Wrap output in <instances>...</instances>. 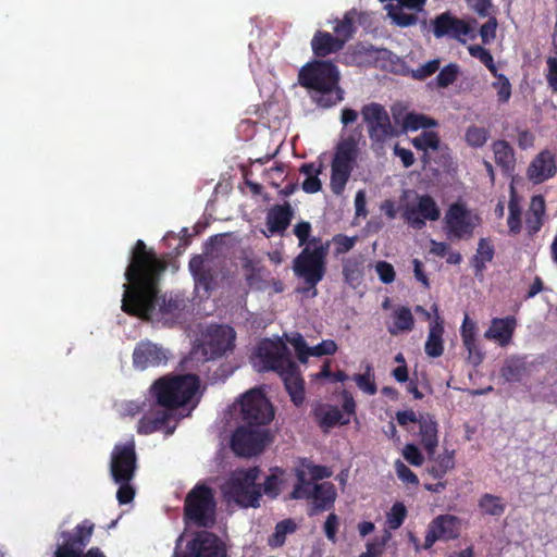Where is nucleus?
<instances>
[{
  "mask_svg": "<svg viewBox=\"0 0 557 557\" xmlns=\"http://www.w3.org/2000/svg\"><path fill=\"white\" fill-rule=\"evenodd\" d=\"M311 224L307 221H301L294 226V234L299 240V246H304L311 234Z\"/></svg>",
  "mask_w": 557,
  "mask_h": 557,
  "instance_id": "obj_63",
  "label": "nucleus"
},
{
  "mask_svg": "<svg viewBox=\"0 0 557 557\" xmlns=\"http://www.w3.org/2000/svg\"><path fill=\"white\" fill-rule=\"evenodd\" d=\"M288 342L294 347L298 360L300 362H307L308 357L311 356V348L307 346L304 337L297 333L293 337L288 338Z\"/></svg>",
  "mask_w": 557,
  "mask_h": 557,
  "instance_id": "obj_53",
  "label": "nucleus"
},
{
  "mask_svg": "<svg viewBox=\"0 0 557 557\" xmlns=\"http://www.w3.org/2000/svg\"><path fill=\"white\" fill-rule=\"evenodd\" d=\"M283 473V470L277 467L271 469V474L267 475L264 482L260 484L261 494L263 493L272 499L276 498L281 493Z\"/></svg>",
  "mask_w": 557,
  "mask_h": 557,
  "instance_id": "obj_40",
  "label": "nucleus"
},
{
  "mask_svg": "<svg viewBox=\"0 0 557 557\" xmlns=\"http://www.w3.org/2000/svg\"><path fill=\"white\" fill-rule=\"evenodd\" d=\"M184 518L199 528H212L216 520V502L212 487L198 483L186 495Z\"/></svg>",
  "mask_w": 557,
  "mask_h": 557,
  "instance_id": "obj_6",
  "label": "nucleus"
},
{
  "mask_svg": "<svg viewBox=\"0 0 557 557\" xmlns=\"http://www.w3.org/2000/svg\"><path fill=\"white\" fill-rule=\"evenodd\" d=\"M256 356L260 362L259 371L278 373L290 400L300 407L305 401V381L287 345L282 339H263L257 347Z\"/></svg>",
  "mask_w": 557,
  "mask_h": 557,
  "instance_id": "obj_2",
  "label": "nucleus"
},
{
  "mask_svg": "<svg viewBox=\"0 0 557 557\" xmlns=\"http://www.w3.org/2000/svg\"><path fill=\"white\" fill-rule=\"evenodd\" d=\"M240 414L246 424L265 426L274 418V409L264 393L252 388L240 399Z\"/></svg>",
  "mask_w": 557,
  "mask_h": 557,
  "instance_id": "obj_13",
  "label": "nucleus"
},
{
  "mask_svg": "<svg viewBox=\"0 0 557 557\" xmlns=\"http://www.w3.org/2000/svg\"><path fill=\"white\" fill-rule=\"evenodd\" d=\"M337 351V344L332 339L322 341L320 344L311 348V356L334 355Z\"/></svg>",
  "mask_w": 557,
  "mask_h": 557,
  "instance_id": "obj_60",
  "label": "nucleus"
},
{
  "mask_svg": "<svg viewBox=\"0 0 557 557\" xmlns=\"http://www.w3.org/2000/svg\"><path fill=\"white\" fill-rule=\"evenodd\" d=\"M509 215L507 224L509 231L513 234H518L521 231V208L515 198H511L508 205Z\"/></svg>",
  "mask_w": 557,
  "mask_h": 557,
  "instance_id": "obj_50",
  "label": "nucleus"
},
{
  "mask_svg": "<svg viewBox=\"0 0 557 557\" xmlns=\"http://www.w3.org/2000/svg\"><path fill=\"white\" fill-rule=\"evenodd\" d=\"M497 81L492 83V87L497 91V100L499 103H506L511 97V84L509 79L502 73L496 72L493 75Z\"/></svg>",
  "mask_w": 557,
  "mask_h": 557,
  "instance_id": "obj_48",
  "label": "nucleus"
},
{
  "mask_svg": "<svg viewBox=\"0 0 557 557\" xmlns=\"http://www.w3.org/2000/svg\"><path fill=\"white\" fill-rule=\"evenodd\" d=\"M469 54L475 59H479L481 63H483L492 75H496L498 72L494 58L490 50L485 49L480 45H471L468 47Z\"/></svg>",
  "mask_w": 557,
  "mask_h": 557,
  "instance_id": "obj_44",
  "label": "nucleus"
},
{
  "mask_svg": "<svg viewBox=\"0 0 557 557\" xmlns=\"http://www.w3.org/2000/svg\"><path fill=\"white\" fill-rule=\"evenodd\" d=\"M199 388V379L195 374L164 375L153 382L150 393L157 404L168 410L187 405Z\"/></svg>",
  "mask_w": 557,
  "mask_h": 557,
  "instance_id": "obj_5",
  "label": "nucleus"
},
{
  "mask_svg": "<svg viewBox=\"0 0 557 557\" xmlns=\"http://www.w3.org/2000/svg\"><path fill=\"white\" fill-rule=\"evenodd\" d=\"M260 472L259 467L236 470L226 482V494L242 507L258 508L261 499V486L257 480Z\"/></svg>",
  "mask_w": 557,
  "mask_h": 557,
  "instance_id": "obj_7",
  "label": "nucleus"
},
{
  "mask_svg": "<svg viewBox=\"0 0 557 557\" xmlns=\"http://www.w3.org/2000/svg\"><path fill=\"white\" fill-rule=\"evenodd\" d=\"M137 469L135 441L116 444L111 454L110 472L114 482L132 481Z\"/></svg>",
  "mask_w": 557,
  "mask_h": 557,
  "instance_id": "obj_18",
  "label": "nucleus"
},
{
  "mask_svg": "<svg viewBox=\"0 0 557 557\" xmlns=\"http://www.w3.org/2000/svg\"><path fill=\"white\" fill-rule=\"evenodd\" d=\"M459 75V65L456 63H449L441 69L440 73L435 78L436 86L440 88H446L454 84Z\"/></svg>",
  "mask_w": 557,
  "mask_h": 557,
  "instance_id": "obj_46",
  "label": "nucleus"
},
{
  "mask_svg": "<svg viewBox=\"0 0 557 557\" xmlns=\"http://www.w3.org/2000/svg\"><path fill=\"white\" fill-rule=\"evenodd\" d=\"M354 381L356 382L357 386L368 395L376 394L377 387L374 381V374L372 373L371 366H367L364 373L355 374Z\"/></svg>",
  "mask_w": 557,
  "mask_h": 557,
  "instance_id": "obj_47",
  "label": "nucleus"
},
{
  "mask_svg": "<svg viewBox=\"0 0 557 557\" xmlns=\"http://www.w3.org/2000/svg\"><path fill=\"white\" fill-rule=\"evenodd\" d=\"M224 244V234L211 236L206 244L203 255H196L189 260L188 267L196 288H202L206 294H210L216 287L219 275L224 267V262L219 259L223 255Z\"/></svg>",
  "mask_w": 557,
  "mask_h": 557,
  "instance_id": "obj_4",
  "label": "nucleus"
},
{
  "mask_svg": "<svg viewBox=\"0 0 557 557\" xmlns=\"http://www.w3.org/2000/svg\"><path fill=\"white\" fill-rule=\"evenodd\" d=\"M465 138L470 147L479 148L487 141L488 131L484 127L472 125L467 128Z\"/></svg>",
  "mask_w": 557,
  "mask_h": 557,
  "instance_id": "obj_49",
  "label": "nucleus"
},
{
  "mask_svg": "<svg viewBox=\"0 0 557 557\" xmlns=\"http://www.w3.org/2000/svg\"><path fill=\"white\" fill-rule=\"evenodd\" d=\"M174 557H227L225 544L212 532L199 531Z\"/></svg>",
  "mask_w": 557,
  "mask_h": 557,
  "instance_id": "obj_17",
  "label": "nucleus"
},
{
  "mask_svg": "<svg viewBox=\"0 0 557 557\" xmlns=\"http://www.w3.org/2000/svg\"><path fill=\"white\" fill-rule=\"evenodd\" d=\"M269 440V431L263 426L242 425L236 429L231 440L232 450L240 457L260 454Z\"/></svg>",
  "mask_w": 557,
  "mask_h": 557,
  "instance_id": "obj_16",
  "label": "nucleus"
},
{
  "mask_svg": "<svg viewBox=\"0 0 557 557\" xmlns=\"http://www.w3.org/2000/svg\"><path fill=\"white\" fill-rule=\"evenodd\" d=\"M495 255V248L488 238H480L475 253L470 260L475 276H482L486 270V263L491 262Z\"/></svg>",
  "mask_w": 557,
  "mask_h": 557,
  "instance_id": "obj_32",
  "label": "nucleus"
},
{
  "mask_svg": "<svg viewBox=\"0 0 557 557\" xmlns=\"http://www.w3.org/2000/svg\"><path fill=\"white\" fill-rule=\"evenodd\" d=\"M297 482L290 493L292 499H312L309 516L330 510L334 507L337 496L336 488L331 482L312 484L306 478L304 470H297Z\"/></svg>",
  "mask_w": 557,
  "mask_h": 557,
  "instance_id": "obj_8",
  "label": "nucleus"
},
{
  "mask_svg": "<svg viewBox=\"0 0 557 557\" xmlns=\"http://www.w3.org/2000/svg\"><path fill=\"white\" fill-rule=\"evenodd\" d=\"M475 18L463 20L455 16L449 11L443 12L431 20V27L435 38L448 37L466 44V37L475 38Z\"/></svg>",
  "mask_w": 557,
  "mask_h": 557,
  "instance_id": "obj_14",
  "label": "nucleus"
},
{
  "mask_svg": "<svg viewBox=\"0 0 557 557\" xmlns=\"http://www.w3.org/2000/svg\"><path fill=\"white\" fill-rule=\"evenodd\" d=\"M183 301L178 298L170 297L169 299L163 298L160 305V311L163 314L174 315L183 309Z\"/></svg>",
  "mask_w": 557,
  "mask_h": 557,
  "instance_id": "obj_61",
  "label": "nucleus"
},
{
  "mask_svg": "<svg viewBox=\"0 0 557 557\" xmlns=\"http://www.w3.org/2000/svg\"><path fill=\"white\" fill-rule=\"evenodd\" d=\"M361 115L373 148H382L387 140L398 136V131L393 126L386 109L381 103L364 104Z\"/></svg>",
  "mask_w": 557,
  "mask_h": 557,
  "instance_id": "obj_11",
  "label": "nucleus"
},
{
  "mask_svg": "<svg viewBox=\"0 0 557 557\" xmlns=\"http://www.w3.org/2000/svg\"><path fill=\"white\" fill-rule=\"evenodd\" d=\"M296 523L293 519H284L276 523L273 534L268 539V545L272 548L282 547L285 544L286 535L296 531Z\"/></svg>",
  "mask_w": 557,
  "mask_h": 557,
  "instance_id": "obj_38",
  "label": "nucleus"
},
{
  "mask_svg": "<svg viewBox=\"0 0 557 557\" xmlns=\"http://www.w3.org/2000/svg\"><path fill=\"white\" fill-rule=\"evenodd\" d=\"M437 121L422 113L408 112L403 120L404 131L426 129L437 126Z\"/></svg>",
  "mask_w": 557,
  "mask_h": 557,
  "instance_id": "obj_39",
  "label": "nucleus"
},
{
  "mask_svg": "<svg viewBox=\"0 0 557 557\" xmlns=\"http://www.w3.org/2000/svg\"><path fill=\"white\" fill-rule=\"evenodd\" d=\"M547 74L546 81L548 86L553 89L557 86V58L548 57L546 60Z\"/></svg>",
  "mask_w": 557,
  "mask_h": 557,
  "instance_id": "obj_64",
  "label": "nucleus"
},
{
  "mask_svg": "<svg viewBox=\"0 0 557 557\" xmlns=\"http://www.w3.org/2000/svg\"><path fill=\"white\" fill-rule=\"evenodd\" d=\"M461 519L457 516L445 513L435 517L429 524L424 537L423 548L430 549L436 541H451L459 537Z\"/></svg>",
  "mask_w": 557,
  "mask_h": 557,
  "instance_id": "obj_19",
  "label": "nucleus"
},
{
  "mask_svg": "<svg viewBox=\"0 0 557 557\" xmlns=\"http://www.w3.org/2000/svg\"><path fill=\"white\" fill-rule=\"evenodd\" d=\"M172 419L173 413L165 408L150 410L139 419L137 423V433L141 435H149L157 431H164L166 435H171L175 429V426H169Z\"/></svg>",
  "mask_w": 557,
  "mask_h": 557,
  "instance_id": "obj_23",
  "label": "nucleus"
},
{
  "mask_svg": "<svg viewBox=\"0 0 557 557\" xmlns=\"http://www.w3.org/2000/svg\"><path fill=\"white\" fill-rule=\"evenodd\" d=\"M341 74L331 61L313 60L306 63L298 73L301 87L313 91L312 99L318 107L329 109L344 99L339 87Z\"/></svg>",
  "mask_w": 557,
  "mask_h": 557,
  "instance_id": "obj_3",
  "label": "nucleus"
},
{
  "mask_svg": "<svg viewBox=\"0 0 557 557\" xmlns=\"http://www.w3.org/2000/svg\"><path fill=\"white\" fill-rule=\"evenodd\" d=\"M395 470H396L397 476L403 482L412 484V485L419 484L418 476L401 460H397L395 462Z\"/></svg>",
  "mask_w": 557,
  "mask_h": 557,
  "instance_id": "obj_56",
  "label": "nucleus"
},
{
  "mask_svg": "<svg viewBox=\"0 0 557 557\" xmlns=\"http://www.w3.org/2000/svg\"><path fill=\"white\" fill-rule=\"evenodd\" d=\"M411 143L416 149L426 153L429 149L437 150L441 145V139L435 132L423 131L419 136L414 137Z\"/></svg>",
  "mask_w": 557,
  "mask_h": 557,
  "instance_id": "obj_41",
  "label": "nucleus"
},
{
  "mask_svg": "<svg viewBox=\"0 0 557 557\" xmlns=\"http://www.w3.org/2000/svg\"><path fill=\"white\" fill-rule=\"evenodd\" d=\"M405 221L416 230H422L426 221H437L441 210L430 195L418 196L416 205H408L403 214Z\"/></svg>",
  "mask_w": 557,
  "mask_h": 557,
  "instance_id": "obj_20",
  "label": "nucleus"
},
{
  "mask_svg": "<svg viewBox=\"0 0 557 557\" xmlns=\"http://www.w3.org/2000/svg\"><path fill=\"white\" fill-rule=\"evenodd\" d=\"M516 326L517 320L512 315L494 318L484 336L487 339L497 342L502 347H505L511 342Z\"/></svg>",
  "mask_w": 557,
  "mask_h": 557,
  "instance_id": "obj_25",
  "label": "nucleus"
},
{
  "mask_svg": "<svg viewBox=\"0 0 557 557\" xmlns=\"http://www.w3.org/2000/svg\"><path fill=\"white\" fill-rule=\"evenodd\" d=\"M527 371L525 361L520 357L506 359L500 369V375L507 382H519Z\"/></svg>",
  "mask_w": 557,
  "mask_h": 557,
  "instance_id": "obj_36",
  "label": "nucleus"
},
{
  "mask_svg": "<svg viewBox=\"0 0 557 557\" xmlns=\"http://www.w3.org/2000/svg\"><path fill=\"white\" fill-rule=\"evenodd\" d=\"M441 61L431 60L411 72V76L418 81H424L440 70Z\"/></svg>",
  "mask_w": 557,
  "mask_h": 557,
  "instance_id": "obj_52",
  "label": "nucleus"
},
{
  "mask_svg": "<svg viewBox=\"0 0 557 557\" xmlns=\"http://www.w3.org/2000/svg\"><path fill=\"white\" fill-rule=\"evenodd\" d=\"M358 141L354 136L341 140L335 149L331 164L330 186L335 195H342L356 165Z\"/></svg>",
  "mask_w": 557,
  "mask_h": 557,
  "instance_id": "obj_9",
  "label": "nucleus"
},
{
  "mask_svg": "<svg viewBox=\"0 0 557 557\" xmlns=\"http://www.w3.org/2000/svg\"><path fill=\"white\" fill-rule=\"evenodd\" d=\"M364 275L363 259L361 256L352 257L343 262V276L345 282L352 288H357L362 283Z\"/></svg>",
  "mask_w": 557,
  "mask_h": 557,
  "instance_id": "obj_33",
  "label": "nucleus"
},
{
  "mask_svg": "<svg viewBox=\"0 0 557 557\" xmlns=\"http://www.w3.org/2000/svg\"><path fill=\"white\" fill-rule=\"evenodd\" d=\"M330 242L335 245V256H339L350 251L354 248L357 242V237H349L345 234H336L332 237V240Z\"/></svg>",
  "mask_w": 557,
  "mask_h": 557,
  "instance_id": "obj_51",
  "label": "nucleus"
},
{
  "mask_svg": "<svg viewBox=\"0 0 557 557\" xmlns=\"http://www.w3.org/2000/svg\"><path fill=\"white\" fill-rule=\"evenodd\" d=\"M375 271L382 283L391 284L395 281L396 273L394 267L389 262L379 261L375 264Z\"/></svg>",
  "mask_w": 557,
  "mask_h": 557,
  "instance_id": "obj_55",
  "label": "nucleus"
},
{
  "mask_svg": "<svg viewBox=\"0 0 557 557\" xmlns=\"http://www.w3.org/2000/svg\"><path fill=\"white\" fill-rule=\"evenodd\" d=\"M433 310L437 313V306L433 305ZM444 322L436 314L435 320L430 324L428 338L424 345V351L429 357L438 358L444 352Z\"/></svg>",
  "mask_w": 557,
  "mask_h": 557,
  "instance_id": "obj_28",
  "label": "nucleus"
},
{
  "mask_svg": "<svg viewBox=\"0 0 557 557\" xmlns=\"http://www.w3.org/2000/svg\"><path fill=\"white\" fill-rule=\"evenodd\" d=\"M414 326V319L408 307L401 306L394 310L393 324L388 327L392 335L410 332Z\"/></svg>",
  "mask_w": 557,
  "mask_h": 557,
  "instance_id": "obj_34",
  "label": "nucleus"
},
{
  "mask_svg": "<svg viewBox=\"0 0 557 557\" xmlns=\"http://www.w3.org/2000/svg\"><path fill=\"white\" fill-rule=\"evenodd\" d=\"M115 483L120 485L119 490L116 492L117 502L121 505H126V504L131 503L135 496V490L131 485V481L115 482Z\"/></svg>",
  "mask_w": 557,
  "mask_h": 557,
  "instance_id": "obj_57",
  "label": "nucleus"
},
{
  "mask_svg": "<svg viewBox=\"0 0 557 557\" xmlns=\"http://www.w3.org/2000/svg\"><path fill=\"white\" fill-rule=\"evenodd\" d=\"M404 8L396 4H388L387 5V10H388V16L393 20V22L400 26V27H408V26H411V25H414L417 23V15L412 14V13H406L404 12L403 10Z\"/></svg>",
  "mask_w": 557,
  "mask_h": 557,
  "instance_id": "obj_42",
  "label": "nucleus"
},
{
  "mask_svg": "<svg viewBox=\"0 0 557 557\" xmlns=\"http://www.w3.org/2000/svg\"><path fill=\"white\" fill-rule=\"evenodd\" d=\"M313 417L322 429H331L337 424L349 423V418L345 419L343 412L335 406L319 405L313 410Z\"/></svg>",
  "mask_w": 557,
  "mask_h": 557,
  "instance_id": "obj_30",
  "label": "nucleus"
},
{
  "mask_svg": "<svg viewBox=\"0 0 557 557\" xmlns=\"http://www.w3.org/2000/svg\"><path fill=\"white\" fill-rule=\"evenodd\" d=\"M421 444L429 458H433L438 445V430L436 420L430 414L421 416L419 419Z\"/></svg>",
  "mask_w": 557,
  "mask_h": 557,
  "instance_id": "obj_29",
  "label": "nucleus"
},
{
  "mask_svg": "<svg viewBox=\"0 0 557 557\" xmlns=\"http://www.w3.org/2000/svg\"><path fill=\"white\" fill-rule=\"evenodd\" d=\"M492 150L494 152L495 163L503 170L505 174L513 172L516 166V157L513 148L508 141L498 139L493 143Z\"/></svg>",
  "mask_w": 557,
  "mask_h": 557,
  "instance_id": "obj_31",
  "label": "nucleus"
},
{
  "mask_svg": "<svg viewBox=\"0 0 557 557\" xmlns=\"http://www.w3.org/2000/svg\"><path fill=\"white\" fill-rule=\"evenodd\" d=\"M497 20L496 17H490L479 30L481 40L484 45L490 44L496 37Z\"/></svg>",
  "mask_w": 557,
  "mask_h": 557,
  "instance_id": "obj_54",
  "label": "nucleus"
},
{
  "mask_svg": "<svg viewBox=\"0 0 557 557\" xmlns=\"http://www.w3.org/2000/svg\"><path fill=\"white\" fill-rule=\"evenodd\" d=\"M339 519L336 513L331 512L324 522V533L329 541L336 542V533L338 531Z\"/></svg>",
  "mask_w": 557,
  "mask_h": 557,
  "instance_id": "obj_59",
  "label": "nucleus"
},
{
  "mask_svg": "<svg viewBox=\"0 0 557 557\" xmlns=\"http://www.w3.org/2000/svg\"><path fill=\"white\" fill-rule=\"evenodd\" d=\"M294 212L288 202L275 205L267 214V227L271 234H282L289 226Z\"/></svg>",
  "mask_w": 557,
  "mask_h": 557,
  "instance_id": "obj_27",
  "label": "nucleus"
},
{
  "mask_svg": "<svg viewBox=\"0 0 557 557\" xmlns=\"http://www.w3.org/2000/svg\"><path fill=\"white\" fill-rule=\"evenodd\" d=\"M168 359V350L149 341L139 342L133 351V364L139 370L165 364Z\"/></svg>",
  "mask_w": 557,
  "mask_h": 557,
  "instance_id": "obj_21",
  "label": "nucleus"
},
{
  "mask_svg": "<svg viewBox=\"0 0 557 557\" xmlns=\"http://www.w3.org/2000/svg\"><path fill=\"white\" fill-rule=\"evenodd\" d=\"M343 40L325 30H317L311 39V49L317 58H325L344 48Z\"/></svg>",
  "mask_w": 557,
  "mask_h": 557,
  "instance_id": "obj_26",
  "label": "nucleus"
},
{
  "mask_svg": "<svg viewBox=\"0 0 557 557\" xmlns=\"http://www.w3.org/2000/svg\"><path fill=\"white\" fill-rule=\"evenodd\" d=\"M478 507L482 515L499 517L506 510V504L500 496L484 493L478 500Z\"/></svg>",
  "mask_w": 557,
  "mask_h": 557,
  "instance_id": "obj_35",
  "label": "nucleus"
},
{
  "mask_svg": "<svg viewBox=\"0 0 557 557\" xmlns=\"http://www.w3.org/2000/svg\"><path fill=\"white\" fill-rule=\"evenodd\" d=\"M407 518V508L400 503L396 502L391 510L386 513V524L391 530L399 529Z\"/></svg>",
  "mask_w": 557,
  "mask_h": 557,
  "instance_id": "obj_43",
  "label": "nucleus"
},
{
  "mask_svg": "<svg viewBox=\"0 0 557 557\" xmlns=\"http://www.w3.org/2000/svg\"><path fill=\"white\" fill-rule=\"evenodd\" d=\"M403 455L405 459L412 466L419 467L423 463V455L413 444H407L404 448Z\"/></svg>",
  "mask_w": 557,
  "mask_h": 557,
  "instance_id": "obj_58",
  "label": "nucleus"
},
{
  "mask_svg": "<svg viewBox=\"0 0 557 557\" xmlns=\"http://www.w3.org/2000/svg\"><path fill=\"white\" fill-rule=\"evenodd\" d=\"M165 264L146 244L138 239L131 263L125 271L128 284H124L122 310L139 318H148L156 308L158 284Z\"/></svg>",
  "mask_w": 557,
  "mask_h": 557,
  "instance_id": "obj_1",
  "label": "nucleus"
},
{
  "mask_svg": "<svg viewBox=\"0 0 557 557\" xmlns=\"http://www.w3.org/2000/svg\"><path fill=\"white\" fill-rule=\"evenodd\" d=\"M326 258L327 245L317 249L305 247L294 260L295 274L308 285L305 290L313 289V296L317 295L315 286L326 273Z\"/></svg>",
  "mask_w": 557,
  "mask_h": 557,
  "instance_id": "obj_10",
  "label": "nucleus"
},
{
  "mask_svg": "<svg viewBox=\"0 0 557 557\" xmlns=\"http://www.w3.org/2000/svg\"><path fill=\"white\" fill-rule=\"evenodd\" d=\"M455 467V455L454 451L445 450V453L438 455L433 463L428 468V472L434 479H442L446 473Z\"/></svg>",
  "mask_w": 557,
  "mask_h": 557,
  "instance_id": "obj_37",
  "label": "nucleus"
},
{
  "mask_svg": "<svg viewBox=\"0 0 557 557\" xmlns=\"http://www.w3.org/2000/svg\"><path fill=\"white\" fill-rule=\"evenodd\" d=\"M557 172L554 154L544 150L541 151L530 163L527 175L534 184H540L553 177Z\"/></svg>",
  "mask_w": 557,
  "mask_h": 557,
  "instance_id": "obj_24",
  "label": "nucleus"
},
{
  "mask_svg": "<svg viewBox=\"0 0 557 557\" xmlns=\"http://www.w3.org/2000/svg\"><path fill=\"white\" fill-rule=\"evenodd\" d=\"M479 223L480 218L459 202L450 205L444 216V228L450 239H470Z\"/></svg>",
  "mask_w": 557,
  "mask_h": 557,
  "instance_id": "obj_15",
  "label": "nucleus"
},
{
  "mask_svg": "<svg viewBox=\"0 0 557 557\" xmlns=\"http://www.w3.org/2000/svg\"><path fill=\"white\" fill-rule=\"evenodd\" d=\"M467 5L479 16L485 17L490 14L492 0H466Z\"/></svg>",
  "mask_w": 557,
  "mask_h": 557,
  "instance_id": "obj_62",
  "label": "nucleus"
},
{
  "mask_svg": "<svg viewBox=\"0 0 557 557\" xmlns=\"http://www.w3.org/2000/svg\"><path fill=\"white\" fill-rule=\"evenodd\" d=\"M94 525L86 522L78 524L74 530L62 532V543L57 545L52 557H106L98 548L92 547L84 554V548L90 541Z\"/></svg>",
  "mask_w": 557,
  "mask_h": 557,
  "instance_id": "obj_12",
  "label": "nucleus"
},
{
  "mask_svg": "<svg viewBox=\"0 0 557 557\" xmlns=\"http://www.w3.org/2000/svg\"><path fill=\"white\" fill-rule=\"evenodd\" d=\"M235 332L227 325H214L208 331L206 354L211 358L221 357L234 347Z\"/></svg>",
  "mask_w": 557,
  "mask_h": 557,
  "instance_id": "obj_22",
  "label": "nucleus"
},
{
  "mask_svg": "<svg viewBox=\"0 0 557 557\" xmlns=\"http://www.w3.org/2000/svg\"><path fill=\"white\" fill-rule=\"evenodd\" d=\"M334 33L336 34V37L343 40V44L345 45L354 35L355 33V25H354V15L351 12H347L344 15V18L341 21H337Z\"/></svg>",
  "mask_w": 557,
  "mask_h": 557,
  "instance_id": "obj_45",
  "label": "nucleus"
}]
</instances>
